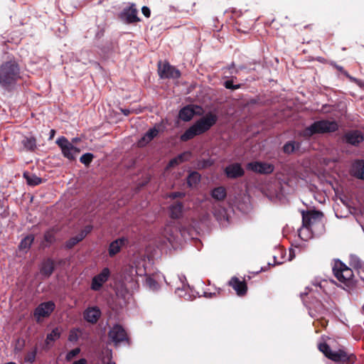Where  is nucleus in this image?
I'll list each match as a JSON object with an SVG mask.
<instances>
[{
    "label": "nucleus",
    "instance_id": "f257e3e1",
    "mask_svg": "<svg viewBox=\"0 0 364 364\" xmlns=\"http://www.w3.org/2000/svg\"><path fill=\"white\" fill-rule=\"evenodd\" d=\"M218 121V116L213 112H208L205 116L197 120L181 135V141H188L195 136L208 132Z\"/></svg>",
    "mask_w": 364,
    "mask_h": 364
},
{
    "label": "nucleus",
    "instance_id": "f03ea898",
    "mask_svg": "<svg viewBox=\"0 0 364 364\" xmlns=\"http://www.w3.org/2000/svg\"><path fill=\"white\" fill-rule=\"evenodd\" d=\"M21 78L20 68L15 61H7L0 66V85L6 90H11Z\"/></svg>",
    "mask_w": 364,
    "mask_h": 364
},
{
    "label": "nucleus",
    "instance_id": "7ed1b4c3",
    "mask_svg": "<svg viewBox=\"0 0 364 364\" xmlns=\"http://www.w3.org/2000/svg\"><path fill=\"white\" fill-rule=\"evenodd\" d=\"M338 129V124L336 121L322 119L316 121L310 126L306 127L300 132V136L309 139L315 134L333 133Z\"/></svg>",
    "mask_w": 364,
    "mask_h": 364
},
{
    "label": "nucleus",
    "instance_id": "20e7f679",
    "mask_svg": "<svg viewBox=\"0 0 364 364\" xmlns=\"http://www.w3.org/2000/svg\"><path fill=\"white\" fill-rule=\"evenodd\" d=\"M318 349L326 357L336 364H353L355 363V356L353 353H348L343 349L332 350L326 343H319Z\"/></svg>",
    "mask_w": 364,
    "mask_h": 364
},
{
    "label": "nucleus",
    "instance_id": "39448f33",
    "mask_svg": "<svg viewBox=\"0 0 364 364\" xmlns=\"http://www.w3.org/2000/svg\"><path fill=\"white\" fill-rule=\"evenodd\" d=\"M332 270L335 277L345 286L350 287L354 284L353 269L340 259H334Z\"/></svg>",
    "mask_w": 364,
    "mask_h": 364
},
{
    "label": "nucleus",
    "instance_id": "423d86ee",
    "mask_svg": "<svg viewBox=\"0 0 364 364\" xmlns=\"http://www.w3.org/2000/svg\"><path fill=\"white\" fill-rule=\"evenodd\" d=\"M57 144L61 149L63 156L69 160H75L76 155L80 150L74 146L65 136H60L56 141Z\"/></svg>",
    "mask_w": 364,
    "mask_h": 364
},
{
    "label": "nucleus",
    "instance_id": "0eeeda50",
    "mask_svg": "<svg viewBox=\"0 0 364 364\" xmlns=\"http://www.w3.org/2000/svg\"><path fill=\"white\" fill-rule=\"evenodd\" d=\"M109 338L117 346L119 343L126 341L129 343V338L125 329L119 324H115L108 333Z\"/></svg>",
    "mask_w": 364,
    "mask_h": 364
},
{
    "label": "nucleus",
    "instance_id": "6e6552de",
    "mask_svg": "<svg viewBox=\"0 0 364 364\" xmlns=\"http://www.w3.org/2000/svg\"><path fill=\"white\" fill-rule=\"evenodd\" d=\"M55 308V305L52 301L43 302L35 309L33 316L37 321H40L41 318L48 317Z\"/></svg>",
    "mask_w": 364,
    "mask_h": 364
},
{
    "label": "nucleus",
    "instance_id": "1a4fd4ad",
    "mask_svg": "<svg viewBox=\"0 0 364 364\" xmlns=\"http://www.w3.org/2000/svg\"><path fill=\"white\" fill-rule=\"evenodd\" d=\"M247 169L260 174H270L274 170V165L265 162L253 161L246 166Z\"/></svg>",
    "mask_w": 364,
    "mask_h": 364
},
{
    "label": "nucleus",
    "instance_id": "9d476101",
    "mask_svg": "<svg viewBox=\"0 0 364 364\" xmlns=\"http://www.w3.org/2000/svg\"><path fill=\"white\" fill-rule=\"evenodd\" d=\"M109 276L110 271L109 268H103L100 273L92 278L90 289L95 291H100L103 284L108 280Z\"/></svg>",
    "mask_w": 364,
    "mask_h": 364
},
{
    "label": "nucleus",
    "instance_id": "9b49d317",
    "mask_svg": "<svg viewBox=\"0 0 364 364\" xmlns=\"http://www.w3.org/2000/svg\"><path fill=\"white\" fill-rule=\"evenodd\" d=\"M137 9L134 4L124 8L120 14V18L127 24L139 22L140 18L137 16Z\"/></svg>",
    "mask_w": 364,
    "mask_h": 364
},
{
    "label": "nucleus",
    "instance_id": "f8f14e48",
    "mask_svg": "<svg viewBox=\"0 0 364 364\" xmlns=\"http://www.w3.org/2000/svg\"><path fill=\"white\" fill-rule=\"evenodd\" d=\"M161 78L178 79L181 77V72L169 63H164L162 68H159Z\"/></svg>",
    "mask_w": 364,
    "mask_h": 364
},
{
    "label": "nucleus",
    "instance_id": "ddd939ff",
    "mask_svg": "<svg viewBox=\"0 0 364 364\" xmlns=\"http://www.w3.org/2000/svg\"><path fill=\"white\" fill-rule=\"evenodd\" d=\"M224 173L227 178L235 179L245 175V171L239 163H234L227 166L224 169Z\"/></svg>",
    "mask_w": 364,
    "mask_h": 364
},
{
    "label": "nucleus",
    "instance_id": "4468645a",
    "mask_svg": "<svg viewBox=\"0 0 364 364\" xmlns=\"http://www.w3.org/2000/svg\"><path fill=\"white\" fill-rule=\"evenodd\" d=\"M364 138L362 133L358 130H352L346 132L343 137V140L347 144L357 146L363 141Z\"/></svg>",
    "mask_w": 364,
    "mask_h": 364
},
{
    "label": "nucleus",
    "instance_id": "2eb2a0df",
    "mask_svg": "<svg viewBox=\"0 0 364 364\" xmlns=\"http://www.w3.org/2000/svg\"><path fill=\"white\" fill-rule=\"evenodd\" d=\"M322 213L317 210L302 211V226L309 228L314 221L322 217Z\"/></svg>",
    "mask_w": 364,
    "mask_h": 364
},
{
    "label": "nucleus",
    "instance_id": "dca6fc26",
    "mask_svg": "<svg viewBox=\"0 0 364 364\" xmlns=\"http://www.w3.org/2000/svg\"><path fill=\"white\" fill-rule=\"evenodd\" d=\"M228 285L232 287L240 296H244L247 293V286L246 282L245 281H240L236 277H233L230 279L228 282Z\"/></svg>",
    "mask_w": 364,
    "mask_h": 364
},
{
    "label": "nucleus",
    "instance_id": "f3484780",
    "mask_svg": "<svg viewBox=\"0 0 364 364\" xmlns=\"http://www.w3.org/2000/svg\"><path fill=\"white\" fill-rule=\"evenodd\" d=\"M101 316V311L97 306L88 307L83 312L84 319L90 323H96Z\"/></svg>",
    "mask_w": 364,
    "mask_h": 364
},
{
    "label": "nucleus",
    "instance_id": "a211bd4d",
    "mask_svg": "<svg viewBox=\"0 0 364 364\" xmlns=\"http://www.w3.org/2000/svg\"><path fill=\"white\" fill-rule=\"evenodd\" d=\"M128 240L124 237L112 241L109 246L108 253L109 257H112L119 253L121 249L127 245Z\"/></svg>",
    "mask_w": 364,
    "mask_h": 364
},
{
    "label": "nucleus",
    "instance_id": "6ab92c4d",
    "mask_svg": "<svg viewBox=\"0 0 364 364\" xmlns=\"http://www.w3.org/2000/svg\"><path fill=\"white\" fill-rule=\"evenodd\" d=\"M196 114L193 105H188L181 108L178 112V117L184 122H189Z\"/></svg>",
    "mask_w": 364,
    "mask_h": 364
},
{
    "label": "nucleus",
    "instance_id": "aec40b11",
    "mask_svg": "<svg viewBox=\"0 0 364 364\" xmlns=\"http://www.w3.org/2000/svg\"><path fill=\"white\" fill-rule=\"evenodd\" d=\"M183 213V204L182 202L176 201L169 206V215L172 219H179Z\"/></svg>",
    "mask_w": 364,
    "mask_h": 364
},
{
    "label": "nucleus",
    "instance_id": "412c9836",
    "mask_svg": "<svg viewBox=\"0 0 364 364\" xmlns=\"http://www.w3.org/2000/svg\"><path fill=\"white\" fill-rule=\"evenodd\" d=\"M55 269L54 261L48 258L43 262L40 272L41 274L45 277H49Z\"/></svg>",
    "mask_w": 364,
    "mask_h": 364
},
{
    "label": "nucleus",
    "instance_id": "4be33fe9",
    "mask_svg": "<svg viewBox=\"0 0 364 364\" xmlns=\"http://www.w3.org/2000/svg\"><path fill=\"white\" fill-rule=\"evenodd\" d=\"M21 144L27 151H34L37 147L36 139L33 136H24Z\"/></svg>",
    "mask_w": 364,
    "mask_h": 364
},
{
    "label": "nucleus",
    "instance_id": "5701e85b",
    "mask_svg": "<svg viewBox=\"0 0 364 364\" xmlns=\"http://www.w3.org/2000/svg\"><path fill=\"white\" fill-rule=\"evenodd\" d=\"M86 237V232L80 231L76 236L70 237L65 244L66 249H72Z\"/></svg>",
    "mask_w": 364,
    "mask_h": 364
},
{
    "label": "nucleus",
    "instance_id": "b1692460",
    "mask_svg": "<svg viewBox=\"0 0 364 364\" xmlns=\"http://www.w3.org/2000/svg\"><path fill=\"white\" fill-rule=\"evenodd\" d=\"M352 171L355 177L364 180V160L356 161L353 166Z\"/></svg>",
    "mask_w": 364,
    "mask_h": 364
},
{
    "label": "nucleus",
    "instance_id": "393cba45",
    "mask_svg": "<svg viewBox=\"0 0 364 364\" xmlns=\"http://www.w3.org/2000/svg\"><path fill=\"white\" fill-rule=\"evenodd\" d=\"M159 133L158 129L156 128L150 129L144 136L139 141V146H143L150 142Z\"/></svg>",
    "mask_w": 364,
    "mask_h": 364
},
{
    "label": "nucleus",
    "instance_id": "a878e982",
    "mask_svg": "<svg viewBox=\"0 0 364 364\" xmlns=\"http://www.w3.org/2000/svg\"><path fill=\"white\" fill-rule=\"evenodd\" d=\"M212 198L218 201H223L227 196L226 189L223 186L213 188L210 193Z\"/></svg>",
    "mask_w": 364,
    "mask_h": 364
},
{
    "label": "nucleus",
    "instance_id": "bb28decb",
    "mask_svg": "<svg viewBox=\"0 0 364 364\" xmlns=\"http://www.w3.org/2000/svg\"><path fill=\"white\" fill-rule=\"evenodd\" d=\"M301 143L295 141H289L284 144L282 151L286 154H291L296 150L299 149Z\"/></svg>",
    "mask_w": 364,
    "mask_h": 364
},
{
    "label": "nucleus",
    "instance_id": "cd10ccee",
    "mask_svg": "<svg viewBox=\"0 0 364 364\" xmlns=\"http://www.w3.org/2000/svg\"><path fill=\"white\" fill-rule=\"evenodd\" d=\"M245 19L243 17L239 18L236 21V29L241 33H247L251 29L252 23L245 24Z\"/></svg>",
    "mask_w": 364,
    "mask_h": 364
},
{
    "label": "nucleus",
    "instance_id": "c85d7f7f",
    "mask_svg": "<svg viewBox=\"0 0 364 364\" xmlns=\"http://www.w3.org/2000/svg\"><path fill=\"white\" fill-rule=\"evenodd\" d=\"M23 177L26 178L28 185L32 186H38L43 181L42 178L35 175H30L28 173H24Z\"/></svg>",
    "mask_w": 364,
    "mask_h": 364
},
{
    "label": "nucleus",
    "instance_id": "c756f323",
    "mask_svg": "<svg viewBox=\"0 0 364 364\" xmlns=\"http://www.w3.org/2000/svg\"><path fill=\"white\" fill-rule=\"evenodd\" d=\"M200 176L198 172L193 171L191 173L187 178V183L188 186L192 187L196 186L200 181Z\"/></svg>",
    "mask_w": 364,
    "mask_h": 364
},
{
    "label": "nucleus",
    "instance_id": "7c9ffc66",
    "mask_svg": "<svg viewBox=\"0 0 364 364\" xmlns=\"http://www.w3.org/2000/svg\"><path fill=\"white\" fill-rule=\"evenodd\" d=\"M55 233L54 228L49 229L44 234V240L48 244H53L55 241Z\"/></svg>",
    "mask_w": 364,
    "mask_h": 364
},
{
    "label": "nucleus",
    "instance_id": "2f4dec72",
    "mask_svg": "<svg viewBox=\"0 0 364 364\" xmlns=\"http://www.w3.org/2000/svg\"><path fill=\"white\" fill-rule=\"evenodd\" d=\"M34 240V237L33 235H28L26 237H24L20 245L19 248L21 250L28 249L31 247V244L33 243Z\"/></svg>",
    "mask_w": 364,
    "mask_h": 364
},
{
    "label": "nucleus",
    "instance_id": "473e14b6",
    "mask_svg": "<svg viewBox=\"0 0 364 364\" xmlns=\"http://www.w3.org/2000/svg\"><path fill=\"white\" fill-rule=\"evenodd\" d=\"M37 354V348L35 347L33 350L31 351H28L24 357V361L26 363H28L30 364H32L36 360V357Z\"/></svg>",
    "mask_w": 364,
    "mask_h": 364
},
{
    "label": "nucleus",
    "instance_id": "72a5a7b5",
    "mask_svg": "<svg viewBox=\"0 0 364 364\" xmlns=\"http://www.w3.org/2000/svg\"><path fill=\"white\" fill-rule=\"evenodd\" d=\"M60 337V332L58 328H55L52 331L47 335L46 342L48 343L50 341H55Z\"/></svg>",
    "mask_w": 364,
    "mask_h": 364
},
{
    "label": "nucleus",
    "instance_id": "f704fd0d",
    "mask_svg": "<svg viewBox=\"0 0 364 364\" xmlns=\"http://www.w3.org/2000/svg\"><path fill=\"white\" fill-rule=\"evenodd\" d=\"M350 265L355 270L364 268V263L357 257H352Z\"/></svg>",
    "mask_w": 364,
    "mask_h": 364
},
{
    "label": "nucleus",
    "instance_id": "c9c22d12",
    "mask_svg": "<svg viewBox=\"0 0 364 364\" xmlns=\"http://www.w3.org/2000/svg\"><path fill=\"white\" fill-rule=\"evenodd\" d=\"M331 65L335 68L337 70H338L340 73H341L343 75H344L346 77H348L350 81L352 82H356L357 80L350 76L349 73L341 65L336 64V63L333 62L331 63Z\"/></svg>",
    "mask_w": 364,
    "mask_h": 364
},
{
    "label": "nucleus",
    "instance_id": "e433bc0d",
    "mask_svg": "<svg viewBox=\"0 0 364 364\" xmlns=\"http://www.w3.org/2000/svg\"><path fill=\"white\" fill-rule=\"evenodd\" d=\"M93 159L94 155L92 154L86 153L82 155V156L80 158V161L86 166H87L91 164Z\"/></svg>",
    "mask_w": 364,
    "mask_h": 364
},
{
    "label": "nucleus",
    "instance_id": "4c0bfd02",
    "mask_svg": "<svg viewBox=\"0 0 364 364\" xmlns=\"http://www.w3.org/2000/svg\"><path fill=\"white\" fill-rule=\"evenodd\" d=\"M146 284L152 290H156L159 287V283L151 277L146 279Z\"/></svg>",
    "mask_w": 364,
    "mask_h": 364
},
{
    "label": "nucleus",
    "instance_id": "58836bf2",
    "mask_svg": "<svg viewBox=\"0 0 364 364\" xmlns=\"http://www.w3.org/2000/svg\"><path fill=\"white\" fill-rule=\"evenodd\" d=\"M224 87L226 89L235 90L240 89L242 87V85L241 84L234 85L233 84V79H231V80H228L225 81Z\"/></svg>",
    "mask_w": 364,
    "mask_h": 364
},
{
    "label": "nucleus",
    "instance_id": "ea45409f",
    "mask_svg": "<svg viewBox=\"0 0 364 364\" xmlns=\"http://www.w3.org/2000/svg\"><path fill=\"white\" fill-rule=\"evenodd\" d=\"M80 353V348H75L70 351H69L65 357V359L67 361H70L73 358H74L75 356H77Z\"/></svg>",
    "mask_w": 364,
    "mask_h": 364
},
{
    "label": "nucleus",
    "instance_id": "a19ab883",
    "mask_svg": "<svg viewBox=\"0 0 364 364\" xmlns=\"http://www.w3.org/2000/svg\"><path fill=\"white\" fill-rule=\"evenodd\" d=\"M78 329H73L70 331L68 340L70 341H77L78 340Z\"/></svg>",
    "mask_w": 364,
    "mask_h": 364
},
{
    "label": "nucleus",
    "instance_id": "79ce46f5",
    "mask_svg": "<svg viewBox=\"0 0 364 364\" xmlns=\"http://www.w3.org/2000/svg\"><path fill=\"white\" fill-rule=\"evenodd\" d=\"M185 196V193L183 192H173L170 193L169 198L171 199H176L177 198H183Z\"/></svg>",
    "mask_w": 364,
    "mask_h": 364
},
{
    "label": "nucleus",
    "instance_id": "37998d69",
    "mask_svg": "<svg viewBox=\"0 0 364 364\" xmlns=\"http://www.w3.org/2000/svg\"><path fill=\"white\" fill-rule=\"evenodd\" d=\"M141 12L144 14V16L146 18H149L151 16V11L149 7L144 6L141 8Z\"/></svg>",
    "mask_w": 364,
    "mask_h": 364
},
{
    "label": "nucleus",
    "instance_id": "c03bdc74",
    "mask_svg": "<svg viewBox=\"0 0 364 364\" xmlns=\"http://www.w3.org/2000/svg\"><path fill=\"white\" fill-rule=\"evenodd\" d=\"M193 106L196 112L195 115L200 116L203 114V109L202 108V107L195 105H193Z\"/></svg>",
    "mask_w": 364,
    "mask_h": 364
},
{
    "label": "nucleus",
    "instance_id": "a18cd8bd",
    "mask_svg": "<svg viewBox=\"0 0 364 364\" xmlns=\"http://www.w3.org/2000/svg\"><path fill=\"white\" fill-rule=\"evenodd\" d=\"M179 164V161L175 158L172 159L171 160H170V161L168 162V166L169 167H173L176 165H178Z\"/></svg>",
    "mask_w": 364,
    "mask_h": 364
},
{
    "label": "nucleus",
    "instance_id": "49530a36",
    "mask_svg": "<svg viewBox=\"0 0 364 364\" xmlns=\"http://www.w3.org/2000/svg\"><path fill=\"white\" fill-rule=\"evenodd\" d=\"M87 360L85 358H80L78 360L75 361L73 364H87Z\"/></svg>",
    "mask_w": 364,
    "mask_h": 364
},
{
    "label": "nucleus",
    "instance_id": "de8ad7c7",
    "mask_svg": "<svg viewBox=\"0 0 364 364\" xmlns=\"http://www.w3.org/2000/svg\"><path fill=\"white\" fill-rule=\"evenodd\" d=\"M184 155H185V154H181L176 157V159L179 161V164L184 161Z\"/></svg>",
    "mask_w": 364,
    "mask_h": 364
},
{
    "label": "nucleus",
    "instance_id": "09e8293b",
    "mask_svg": "<svg viewBox=\"0 0 364 364\" xmlns=\"http://www.w3.org/2000/svg\"><path fill=\"white\" fill-rule=\"evenodd\" d=\"M55 134V129H51L50 131V137H49V139H53V138L54 137Z\"/></svg>",
    "mask_w": 364,
    "mask_h": 364
},
{
    "label": "nucleus",
    "instance_id": "8fccbe9b",
    "mask_svg": "<svg viewBox=\"0 0 364 364\" xmlns=\"http://www.w3.org/2000/svg\"><path fill=\"white\" fill-rule=\"evenodd\" d=\"M91 230H92L91 226H86L84 230H82V231L86 232V235H87L91 231Z\"/></svg>",
    "mask_w": 364,
    "mask_h": 364
},
{
    "label": "nucleus",
    "instance_id": "3c124183",
    "mask_svg": "<svg viewBox=\"0 0 364 364\" xmlns=\"http://www.w3.org/2000/svg\"><path fill=\"white\" fill-rule=\"evenodd\" d=\"M247 68L245 65H241L237 69L235 70V73H238L239 70H244V69H247Z\"/></svg>",
    "mask_w": 364,
    "mask_h": 364
},
{
    "label": "nucleus",
    "instance_id": "603ef678",
    "mask_svg": "<svg viewBox=\"0 0 364 364\" xmlns=\"http://www.w3.org/2000/svg\"><path fill=\"white\" fill-rule=\"evenodd\" d=\"M122 112L124 113V115L127 116L129 114L130 111L129 109H122Z\"/></svg>",
    "mask_w": 364,
    "mask_h": 364
},
{
    "label": "nucleus",
    "instance_id": "864d4df0",
    "mask_svg": "<svg viewBox=\"0 0 364 364\" xmlns=\"http://www.w3.org/2000/svg\"><path fill=\"white\" fill-rule=\"evenodd\" d=\"M235 66V64L234 63H232V65H230V67L229 68V69H231L232 68H234Z\"/></svg>",
    "mask_w": 364,
    "mask_h": 364
},
{
    "label": "nucleus",
    "instance_id": "5fc2aeb1",
    "mask_svg": "<svg viewBox=\"0 0 364 364\" xmlns=\"http://www.w3.org/2000/svg\"><path fill=\"white\" fill-rule=\"evenodd\" d=\"M108 364H112V363H108ZM113 364H115V363H113Z\"/></svg>",
    "mask_w": 364,
    "mask_h": 364
}]
</instances>
